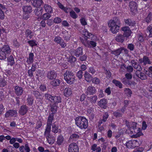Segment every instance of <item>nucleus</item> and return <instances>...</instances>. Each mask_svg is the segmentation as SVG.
Masks as SVG:
<instances>
[{
  "instance_id": "nucleus-16",
  "label": "nucleus",
  "mask_w": 152,
  "mask_h": 152,
  "mask_svg": "<svg viewBox=\"0 0 152 152\" xmlns=\"http://www.w3.org/2000/svg\"><path fill=\"white\" fill-rule=\"evenodd\" d=\"M135 75L139 78L141 80H145L147 79V76L143 72L136 71Z\"/></svg>"
},
{
  "instance_id": "nucleus-42",
  "label": "nucleus",
  "mask_w": 152,
  "mask_h": 152,
  "mask_svg": "<svg viewBox=\"0 0 152 152\" xmlns=\"http://www.w3.org/2000/svg\"><path fill=\"white\" fill-rule=\"evenodd\" d=\"M112 82L116 86L119 87L120 88H122V84L120 81L114 79L113 80Z\"/></svg>"
},
{
  "instance_id": "nucleus-7",
  "label": "nucleus",
  "mask_w": 152,
  "mask_h": 152,
  "mask_svg": "<svg viewBox=\"0 0 152 152\" xmlns=\"http://www.w3.org/2000/svg\"><path fill=\"white\" fill-rule=\"evenodd\" d=\"M140 145V143L138 142L137 140L129 141L126 143V147L129 148H134L139 146Z\"/></svg>"
},
{
  "instance_id": "nucleus-13",
  "label": "nucleus",
  "mask_w": 152,
  "mask_h": 152,
  "mask_svg": "<svg viewBox=\"0 0 152 152\" xmlns=\"http://www.w3.org/2000/svg\"><path fill=\"white\" fill-rule=\"evenodd\" d=\"M28 107L26 105H23L20 107L19 110V113L22 115H24L28 111Z\"/></svg>"
},
{
  "instance_id": "nucleus-53",
  "label": "nucleus",
  "mask_w": 152,
  "mask_h": 152,
  "mask_svg": "<svg viewBox=\"0 0 152 152\" xmlns=\"http://www.w3.org/2000/svg\"><path fill=\"white\" fill-rule=\"evenodd\" d=\"M127 48L130 51H133L134 48V46L133 44L130 43L128 45Z\"/></svg>"
},
{
  "instance_id": "nucleus-23",
  "label": "nucleus",
  "mask_w": 152,
  "mask_h": 152,
  "mask_svg": "<svg viewBox=\"0 0 152 152\" xmlns=\"http://www.w3.org/2000/svg\"><path fill=\"white\" fill-rule=\"evenodd\" d=\"M124 22L126 25H128L129 26H134L136 24L135 21L132 20L130 19H125Z\"/></svg>"
},
{
  "instance_id": "nucleus-60",
  "label": "nucleus",
  "mask_w": 152,
  "mask_h": 152,
  "mask_svg": "<svg viewBox=\"0 0 152 152\" xmlns=\"http://www.w3.org/2000/svg\"><path fill=\"white\" fill-rule=\"evenodd\" d=\"M99 95L98 96L99 98H102L104 97V94L103 91L102 89H100L99 90Z\"/></svg>"
},
{
  "instance_id": "nucleus-3",
  "label": "nucleus",
  "mask_w": 152,
  "mask_h": 152,
  "mask_svg": "<svg viewBox=\"0 0 152 152\" xmlns=\"http://www.w3.org/2000/svg\"><path fill=\"white\" fill-rule=\"evenodd\" d=\"M64 78L66 83L69 84H74L75 81V77L73 72L67 70L64 74Z\"/></svg>"
},
{
  "instance_id": "nucleus-6",
  "label": "nucleus",
  "mask_w": 152,
  "mask_h": 152,
  "mask_svg": "<svg viewBox=\"0 0 152 152\" xmlns=\"http://www.w3.org/2000/svg\"><path fill=\"white\" fill-rule=\"evenodd\" d=\"M136 125L137 124L133 122L132 123V128L133 129L134 132L136 133L135 134L132 136V138H137L143 134L140 132V129L139 128H136Z\"/></svg>"
},
{
  "instance_id": "nucleus-5",
  "label": "nucleus",
  "mask_w": 152,
  "mask_h": 152,
  "mask_svg": "<svg viewBox=\"0 0 152 152\" xmlns=\"http://www.w3.org/2000/svg\"><path fill=\"white\" fill-rule=\"evenodd\" d=\"M97 41V39L96 37L93 36V38L91 39V40L88 41L84 45L88 48H94L96 46Z\"/></svg>"
},
{
  "instance_id": "nucleus-19",
  "label": "nucleus",
  "mask_w": 152,
  "mask_h": 152,
  "mask_svg": "<svg viewBox=\"0 0 152 152\" xmlns=\"http://www.w3.org/2000/svg\"><path fill=\"white\" fill-rule=\"evenodd\" d=\"M52 131L55 134L57 133L59 134L61 133V130L59 128L58 125L54 124L52 125Z\"/></svg>"
},
{
  "instance_id": "nucleus-48",
  "label": "nucleus",
  "mask_w": 152,
  "mask_h": 152,
  "mask_svg": "<svg viewBox=\"0 0 152 152\" xmlns=\"http://www.w3.org/2000/svg\"><path fill=\"white\" fill-rule=\"evenodd\" d=\"M83 34L88 38H89L91 36H93L91 33H89L85 29L83 31Z\"/></svg>"
},
{
  "instance_id": "nucleus-61",
  "label": "nucleus",
  "mask_w": 152,
  "mask_h": 152,
  "mask_svg": "<svg viewBox=\"0 0 152 152\" xmlns=\"http://www.w3.org/2000/svg\"><path fill=\"white\" fill-rule=\"evenodd\" d=\"M62 21L61 19L59 17H56L53 20L54 23H60Z\"/></svg>"
},
{
  "instance_id": "nucleus-43",
  "label": "nucleus",
  "mask_w": 152,
  "mask_h": 152,
  "mask_svg": "<svg viewBox=\"0 0 152 152\" xmlns=\"http://www.w3.org/2000/svg\"><path fill=\"white\" fill-rule=\"evenodd\" d=\"M124 92L125 95L128 97H130L132 94L131 90L129 88H125L124 90Z\"/></svg>"
},
{
  "instance_id": "nucleus-62",
  "label": "nucleus",
  "mask_w": 152,
  "mask_h": 152,
  "mask_svg": "<svg viewBox=\"0 0 152 152\" xmlns=\"http://www.w3.org/2000/svg\"><path fill=\"white\" fill-rule=\"evenodd\" d=\"M121 80L122 82L125 85L128 84L129 83V80L125 77L123 78Z\"/></svg>"
},
{
  "instance_id": "nucleus-9",
  "label": "nucleus",
  "mask_w": 152,
  "mask_h": 152,
  "mask_svg": "<svg viewBox=\"0 0 152 152\" xmlns=\"http://www.w3.org/2000/svg\"><path fill=\"white\" fill-rule=\"evenodd\" d=\"M68 150L69 152H79L78 146L75 143H72L70 144Z\"/></svg>"
},
{
  "instance_id": "nucleus-22",
  "label": "nucleus",
  "mask_w": 152,
  "mask_h": 152,
  "mask_svg": "<svg viewBox=\"0 0 152 152\" xmlns=\"http://www.w3.org/2000/svg\"><path fill=\"white\" fill-rule=\"evenodd\" d=\"M72 94V91L71 88L68 87L64 89V94L66 97H68Z\"/></svg>"
},
{
  "instance_id": "nucleus-58",
  "label": "nucleus",
  "mask_w": 152,
  "mask_h": 152,
  "mask_svg": "<svg viewBox=\"0 0 152 152\" xmlns=\"http://www.w3.org/2000/svg\"><path fill=\"white\" fill-rule=\"evenodd\" d=\"M109 117L108 113L107 112L105 113L103 115L102 120L103 121L105 122Z\"/></svg>"
},
{
  "instance_id": "nucleus-45",
  "label": "nucleus",
  "mask_w": 152,
  "mask_h": 152,
  "mask_svg": "<svg viewBox=\"0 0 152 152\" xmlns=\"http://www.w3.org/2000/svg\"><path fill=\"white\" fill-rule=\"evenodd\" d=\"M26 36L31 38L32 37L33 34L31 31L29 29H27L25 33Z\"/></svg>"
},
{
  "instance_id": "nucleus-35",
  "label": "nucleus",
  "mask_w": 152,
  "mask_h": 152,
  "mask_svg": "<svg viewBox=\"0 0 152 152\" xmlns=\"http://www.w3.org/2000/svg\"><path fill=\"white\" fill-rule=\"evenodd\" d=\"M62 33L64 34L63 37L64 39L67 41L69 40L71 36L68 32L66 31H63Z\"/></svg>"
},
{
  "instance_id": "nucleus-24",
  "label": "nucleus",
  "mask_w": 152,
  "mask_h": 152,
  "mask_svg": "<svg viewBox=\"0 0 152 152\" xmlns=\"http://www.w3.org/2000/svg\"><path fill=\"white\" fill-rule=\"evenodd\" d=\"M31 2L34 7H37L41 6L43 1L42 0H32Z\"/></svg>"
},
{
  "instance_id": "nucleus-30",
  "label": "nucleus",
  "mask_w": 152,
  "mask_h": 152,
  "mask_svg": "<svg viewBox=\"0 0 152 152\" xmlns=\"http://www.w3.org/2000/svg\"><path fill=\"white\" fill-rule=\"evenodd\" d=\"M84 77L85 80L88 82H91L92 79V77L91 75L86 71L85 72Z\"/></svg>"
},
{
  "instance_id": "nucleus-63",
  "label": "nucleus",
  "mask_w": 152,
  "mask_h": 152,
  "mask_svg": "<svg viewBox=\"0 0 152 152\" xmlns=\"http://www.w3.org/2000/svg\"><path fill=\"white\" fill-rule=\"evenodd\" d=\"M83 72L81 70H80L77 72V76L79 79L82 78L83 77Z\"/></svg>"
},
{
  "instance_id": "nucleus-36",
  "label": "nucleus",
  "mask_w": 152,
  "mask_h": 152,
  "mask_svg": "<svg viewBox=\"0 0 152 152\" xmlns=\"http://www.w3.org/2000/svg\"><path fill=\"white\" fill-rule=\"evenodd\" d=\"M43 9L40 7L35 9L34 11L35 14L37 16H40L42 14Z\"/></svg>"
},
{
  "instance_id": "nucleus-59",
  "label": "nucleus",
  "mask_w": 152,
  "mask_h": 152,
  "mask_svg": "<svg viewBox=\"0 0 152 152\" xmlns=\"http://www.w3.org/2000/svg\"><path fill=\"white\" fill-rule=\"evenodd\" d=\"M128 85H129L131 87L134 88L135 85L136 84V83L133 81H129Z\"/></svg>"
},
{
  "instance_id": "nucleus-32",
  "label": "nucleus",
  "mask_w": 152,
  "mask_h": 152,
  "mask_svg": "<svg viewBox=\"0 0 152 152\" xmlns=\"http://www.w3.org/2000/svg\"><path fill=\"white\" fill-rule=\"evenodd\" d=\"M75 56L77 57H79L80 55L82 54L83 49L81 47H79L74 51Z\"/></svg>"
},
{
  "instance_id": "nucleus-44",
  "label": "nucleus",
  "mask_w": 152,
  "mask_h": 152,
  "mask_svg": "<svg viewBox=\"0 0 152 152\" xmlns=\"http://www.w3.org/2000/svg\"><path fill=\"white\" fill-rule=\"evenodd\" d=\"M34 101V99L33 96L30 95H28L27 99V102L28 104L31 105L32 104Z\"/></svg>"
},
{
  "instance_id": "nucleus-34",
  "label": "nucleus",
  "mask_w": 152,
  "mask_h": 152,
  "mask_svg": "<svg viewBox=\"0 0 152 152\" xmlns=\"http://www.w3.org/2000/svg\"><path fill=\"white\" fill-rule=\"evenodd\" d=\"M44 8L46 12L50 13H51L53 12L52 8L48 4H45L44 6Z\"/></svg>"
},
{
  "instance_id": "nucleus-27",
  "label": "nucleus",
  "mask_w": 152,
  "mask_h": 152,
  "mask_svg": "<svg viewBox=\"0 0 152 152\" xmlns=\"http://www.w3.org/2000/svg\"><path fill=\"white\" fill-rule=\"evenodd\" d=\"M50 110L52 112V114L55 113L57 111L58 107L55 104H50Z\"/></svg>"
},
{
  "instance_id": "nucleus-38",
  "label": "nucleus",
  "mask_w": 152,
  "mask_h": 152,
  "mask_svg": "<svg viewBox=\"0 0 152 152\" xmlns=\"http://www.w3.org/2000/svg\"><path fill=\"white\" fill-rule=\"evenodd\" d=\"M52 100L54 102L53 104H58V103H61V97L59 96H53Z\"/></svg>"
},
{
  "instance_id": "nucleus-4",
  "label": "nucleus",
  "mask_w": 152,
  "mask_h": 152,
  "mask_svg": "<svg viewBox=\"0 0 152 152\" xmlns=\"http://www.w3.org/2000/svg\"><path fill=\"white\" fill-rule=\"evenodd\" d=\"M11 52V49L7 45H4L0 48V59L3 60L7 58V55Z\"/></svg>"
},
{
  "instance_id": "nucleus-1",
  "label": "nucleus",
  "mask_w": 152,
  "mask_h": 152,
  "mask_svg": "<svg viewBox=\"0 0 152 152\" xmlns=\"http://www.w3.org/2000/svg\"><path fill=\"white\" fill-rule=\"evenodd\" d=\"M120 22L118 18L115 17L113 19L110 20L108 25L110 30L113 34H116L119 29Z\"/></svg>"
},
{
  "instance_id": "nucleus-21",
  "label": "nucleus",
  "mask_w": 152,
  "mask_h": 152,
  "mask_svg": "<svg viewBox=\"0 0 152 152\" xmlns=\"http://www.w3.org/2000/svg\"><path fill=\"white\" fill-rule=\"evenodd\" d=\"M6 9L5 7L0 4V19H1L3 20L4 18V13L2 10H5Z\"/></svg>"
},
{
  "instance_id": "nucleus-25",
  "label": "nucleus",
  "mask_w": 152,
  "mask_h": 152,
  "mask_svg": "<svg viewBox=\"0 0 152 152\" xmlns=\"http://www.w3.org/2000/svg\"><path fill=\"white\" fill-rule=\"evenodd\" d=\"M125 39V37L123 34H119L116 36L115 40L118 42L123 43Z\"/></svg>"
},
{
  "instance_id": "nucleus-12",
  "label": "nucleus",
  "mask_w": 152,
  "mask_h": 152,
  "mask_svg": "<svg viewBox=\"0 0 152 152\" xmlns=\"http://www.w3.org/2000/svg\"><path fill=\"white\" fill-rule=\"evenodd\" d=\"M129 7L132 12L134 13L137 11V4L134 1H130L129 3Z\"/></svg>"
},
{
  "instance_id": "nucleus-14",
  "label": "nucleus",
  "mask_w": 152,
  "mask_h": 152,
  "mask_svg": "<svg viewBox=\"0 0 152 152\" xmlns=\"http://www.w3.org/2000/svg\"><path fill=\"white\" fill-rule=\"evenodd\" d=\"M47 77L49 79L52 80L56 78L57 77V74L54 71H50L48 73Z\"/></svg>"
},
{
  "instance_id": "nucleus-2",
  "label": "nucleus",
  "mask_w": 152,
  "mask_h": 152,
  "mask_svg": "<svg viewBox=\"0 0 152 152\" xmlns=\"http://www.w3.org/2000/svg\"><path fill=\"white\" fill-rule=\"evenodd\" d=\"M75 124L80 129H86L88 126V121L87 119L83 117H78L75 119Z\"/></svg>"
},
{
  "instance_id": "nucleus-41",
  "label": "nucleus",
  "mask_w": 152,
  "mask_h": 152,
  "mask_svg": "<svg viewBox=\"0 0 152 152\" xmlns=\"http://www.w3.org/2000/svg\"><path fill=\"white\" fill-rule=\"evenodd\" d=\"M122 51V48H120L116 50L112 51L111 53L116 56H118L121 53Z\"/></svg>"
},
{
  "instance_id": "nucleus-55",
  "label": "nucleus",
  "mask_w": 152,
  "mask_h": 152,
  "mask_svg": "<svg viewBox=\"0 0 152 152\" xmlns=\"http://www.w3.org/2000/svg\"><path fill=\"white\" fill-rule=\"evenodd\" d=\"M131 33L132 31L131 30L128 31H127L126 32H124L123 35L124 36L125 38V37H128L131 35Z\"/></svg>"
},
{
  "instance_id": "nucleus-39",
  "label": "nucleus",
  "mask_w": 152,
  "mask_h": 152,
  "mask_svg": "<svg viewBox=\"0 0 152 152\" xmlns=\"http://www.w3.org/2000/svg\"><path fill=\"white\" fill-rule=\"evenodd\" d=\"M146 32L148 33V36L149 37H152V25H150L147 26L146 28Z\"/></svg>"
},
{
  "instance_id": "nucleus-57",
  "label": "nucleus",
  "mask_w": 152,
  "mask_h": 152,
  "mask_svg": "<svg viewBox=\"0 0 152 152\" xmlns=\"http://www.w3.org/2000/svg\"><path fill=\"white\" fill-rule=\"evenodd\" d=\"M92 82L95 84H99L100 82V80L97 78L95 77L92 79Z\"/></svg>"
},
{
  "instance_id": "nucleus-18",
  "label": "nucleus",
  "mask_w": 152,
  "mask_h": 152,
  "mask_svg": "<svg viewBox=\"0 0 152 152\" xmlns=\"http://www.w3.org/2000/svg\"><path fill=\"white\" fill-rule=\"evenodd\" d=\"M15 92L17 96H20L23 94V90L21 87L16 86L14 88Z\"/></svg>"
},
{
  "instance_id": "nucleus-50",
  "label": "nucleus",
  "mask_w": 152,
  "mask_h": 152,
  "mask_svg": "<svg viewBox=\"0 0 152 152\" xmlns=\"http://www.w3.org/2000/svg\"><path fill=\"white\" fill-rule=\"evenodd\" d=\"M45 98L47 100L51 101L52 100L53 96L48 94L46 93L45 95Z\"/></svg>"
},
{
  "instance_id": "nucleus-11",
  "label": "nucleus",
  "mask_w": 152,
  "mask_h": 152,
  "mask_svg": "<svg viewBox=\"0 0 152 152\" xmlns=\"http://www.w3.org/2000/svg\"><path fill=\"white\" fill-rule=\"evenodd\" d=\"M140 63H143L144 65H146L147 64H150L152 63L148 57L146 56H144L142 58H140L139 60Z\"/></svg>"
},
{
  "instance_id": "nucleus-26",
  "label": "nucleus",
  "mask_w": 152,
  "mask_h": 152,
  "mask_svg": "<svg viewBox=\"0 0 152 152\" xmlns=\"http://www.w3.org/2000/svg\"><path fill=\"white\" fill-rule=\"evenodd\" d=\"M34 55L33 53H30L28 57L27 58L26 61V63L28 64H30L32 63L34 61Z\"/></svg>"
},
{
  "instance_id": "nucleus-17",
  "label": "nucleus",
  "mask_w": 152,
  "mask_h": 152,
  "mask_svg": "<svg viewBox=\"0 0 152 152\" xmlns=\"http://www.w3.org/2000/svg\"><path fill=\"white\" fill-rule=\"evenodd\" d=\"M17 114V111L15 110H10L7 112L5 116L6 118L12 117L14 115H16Z\"/></svg>"
},
{
  "instance_id": "nucleus-29",
  "label": "nucleus",
  "mask_w": 152,
  "mask_h": 152,
  "mask_svg": "<svg viewBox=\"0 0 152 152\" xmlns=\"http://www.w3.org/2000/svg\"><path fill=\"white\" fill-rule=\"evenodd\" d=\"M7 61L8 65H10L12 66L15 63L14 58L11 55L9 56L7 58Z\"/></svg>"
},
{
  "instance_id": "nucleus-52",
  "label": "nucleus",
  "mask_w": 152,
  "mask_h": 152,
  "mask_svg": "<svg viewBox=\"0 0 152 152\" xmlns=\"http://www.w3.org/2000/svg\"><path fill=\"white\" fill-rule=\"evenodd\" d=\"M33 94L37 99L40 98L41 95L39 92L37 91H33Z\"/></svg>"
},
{
  "instance_id": "nucleus-31",
  "label": "nucleus",
  "mask_w": 152,
  "mask_h": 152,
  "mask_svg": "<svg viewBox=\"0 0 152 152\" xmlns=\"http://www.w3.org/2000/svg\"><path fill=\"white\" fill-rule=\"evenodd\" d=\"M64 137L61 135H59L57 139L56 142L58 145H61L63 143L64 141Z\"/></svg>"
},
{
  "instance_id": "nucleus-10",
  "label": "nucleus",
  "mask_w": 152,
  "mask_h": 152,
  "mask_svg": "<svg viewBox=\"0 0 152 152\" xmlns=\"http://www.w3.org/2000/svg\"><path fill=\"white\" fill-rule=\"evenodd\" d=\"M131 63L132 66L135 69H137L136 71L140 72L142 70V68L141 66L139 64V63L137 62V61L134 60H132L131 61Z\"/></svg>"
},
{
  "instance_id": "nucleus-54",
  "label": "nucleus",
  "mask_w": 152,
  "mask_h": 152,
  "mask_svg": "<svg viewBox=\"0 0 152 152\" xmlns=\"http://www.w3.org/2000/svg\"><path fill=\"white\" fill-rule=\"evenodd\" d=\"M79 138V136L78 134H72L70 138L71 139L76 140L78 139Z\"/></svg>"
},
{
  "instance_id": "nucleus-28",
  "label": "nucleus",
  "mask_w": 152,
  "mask_h": 152,
  "mask_svg": "<svg viewBox=\"0 0 152 152\" xmlns=\"http://www.w3.org/2000/svg\"><path fill=\"white\" fill-rule=\"evenodd\" d=\"M23 10L25 13H30L32 12V8L30 6H26L23 7Z\"/></svg>"
},
{
  "instance_id": "nucleus-40",
  "label": "nucleus",
  "mask_w": 152,
  "mask_h": 152,
  "mask_svg": "<svg viewBox=\"0 0 152 152\" xmlns=\"http://www.w3.org/2000/svg\"><path fill=\"white\" fill-rule=\"evenodd\" d=\"M94 109L91 107L88 109L87 110V114L89 117L93 118L94 117V115L93 114Z\"/></svg>"
},
{
  "instance_id": "nucleus-47",
  "label": "nucleus",
  "mask_w": 152,
  "mask_h": 152,
  "mask_svg": "<svg viewBox=\"0 0 152 152\" xmlns=\"http://www.w3.org/2000/svg\"><path fill=\"white\" fill-rule=\"evenodd\" d=\"M70 16L73 19H76L78 17L77 15L76 14L75 12L72 10L70 12Z\"/></svg>"
},
{
  "instance_id": "nucleus-33",
  "label": "nucleus",
  "mask_w": 152,
  "mask_h": 152,
  "mask_svg": "<svg viewBox=\"0 0 152 152\" xmlns=\"http://www.w3.org/2000/svg\"><path fill=\"white\" fill-rule=\"evenodd\" d=\"M88 100L92 104L95 103L97 99V97L96 95H94L88 97Z\"/></svg>"
},
{
  "instance_id": "nucleus-15",
  "label": "nucleus",
  "mask_w": 152,
  "mask_h": 152,
  "mask_svg": "<svg viewBox=\"0 0 152 152\" xmlns=\"http://www.w3.org/2000/svg\"><path fill=\"white\" fill-rule=\"evenodd\" d=\"M96 89L93 86H89L87 88L86 93L88 95L93 94L95 93Z\"/></svg>"
},
{
  "instance_id": "nucleus-8",
  "label": "nucleus",
  "mask_w": 152,
  "mask_h": 152,
  "mask_svg": "<svg viewBox=\"0 0 152 152\" xmlns=\"http://www.w3.org/2000/svg\"><path fill=\"white\" fill-rule=\"evenodd\" d=\"M51 131H45L44 135L49 144H52L55 141L53 137L50 134Z\"/></svg>"
},
{
  "instance_id": "nucleus-37",
  "label": "nucleus",
  "mask_w": 152,
  "mask_h": 152,
  "mask_svg": "<svg viewBox=\"0 0 152 152\" xmlns=\"http://www.w3.org/2000/svg\"><path fill=\"white\" fill-rule=\"evenodd\" d=\"M54 80L50 82V84L53 86H58L60 83V80L58 79H54Z\"/></svg>"
},
{
  "instance_id": "nucleus-51",
  "label": "nucleus",
  "mask_w": 152,
  "mask_h": 152,
  "mask_svg": "<svg viewBox=\"0 0 152 152\" xmlns=\"http://www.w3.org/2000/svg\"><path fill=\"white\" fill-rule=\"evenodd\" d=\"M54 41L57 43L60 44L63 41V39L60 37L57 36L55 38Z\"/></svg>"
},
{
  "instance_id": "nucleus-46",
  "label": "nucleus",
  "mask_w": 152,
  "mask_h": 152,
  "mask_svg": "<svg viewBox=\"0 0 152 152\" xmlns=\"http://www.w3.org/2000/svg\"><path fill=\"white\" fill-rule=\"evenodd\" d=\"M52 122L47 121V125L45 131H51V126L52 124Z\"/></svg>"
},
{
  "instance_id": "nucleus-20",
  "label": "nucleus",
  "mask_w": 152,
  "mask_h": 152,
  "mask_svg": "<svg viewBox=\"0 0 152 152\" xmlns=\"http://www.w3.org/2000/svg\"><path fill=\"white\" fill-rule=\"evenodd\" d=\"M107 100L104 98L101 99L98 102V105L101 107L105 108L106 107Z\"/></svg>"
},
{
  "instance_id": "nucleus-56",
  "label": "nucleus",
  "mask_w": 152,
  "mask_h": 152,
  "mask_svg": "<svg viewBox=\"0 0 152 152\" xmlns=\"http://www.w3.org/2000/svg\"><path fill=\"white\" fill-rule=\"evenodd\" d=\"M76 61L75 58L73 56H70L68 59V61L71 63H72Z\"/></svg>"
},
{
  "instance_id": "nucleus-64",
  "label": "nucleus",
  "mask_w": 152,
  "mask_h": 152,
  "mask_svg": "<svg viewBox=\"0 0 152 152\" xmlns=\"http://www.w3.org/2000/svg\"><path fill=\"white\" fill-rule=\"evenodd\" d=\"M152 17L151 14H149L148 17L145 19L146 22L148 23H149L151 20Z\"/></svg>"
},
{
  "instance_id": "nucleus-49",
  "label": "nucleus",
  "mask_w": 152,
  "mask_h": 152,
  "mask_svg": "<svg viewBox=\"0 0 152 152\" xmlns=\"http://www.w3.org/2000/svg\"><path fill=\"white\" fill-rule=\"evenodd\" d=\"M51 17V15L49 13H44L42 16V19L44 20H48Z\"/></svg>"
}]
</instances>
